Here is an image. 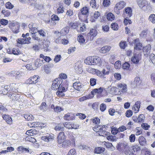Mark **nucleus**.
I'll list each match as a JSON object with an SVG mask.
<instances>
[{
	"instance_id": "7c9ffc66",
	"label": "nucleus",
	"mask_w": 155,
	"mask_h": 155,
	"mask_svg": "<svg viewBox=\"0 0 155 155\" xmlns=\"http://www.w3.org/2000/svg\"><path fill=\"white\" fill-rule=\"evenodd\" d=\"M64 12V8L63 5H60L57 9L55 11L56 14L59 15L60 14H62Z\"/></svg>"
},
{
	"instance_id": "412c9836",
	"label": "nucleus",
	"mask_w": 155,
	"mask_h": 155,
	"mask_svg": "<svg viewBox=\"0 0 155 155\" xmlns=\"http://www.w3.org/2000/svg\"><path fill=\"white\" fill-rule=\"evenodd\" d=\"M137 3L139 6L142 8L148 5L147 2L146 0H137Z\"/></svg>"
},
{
	"instance_id": "a211bd4d",
	"label": "nucleus",
	"mask_w": 155,
	"mask_h": 155,
	"mask_svg": "<svg viewBox=\"0 0 155 155\" xmlns=\"http://www.w3.org/2000/svg\"><path fill=\"white\" fill-rule=\"evenodd\" d=\"M78 16L79 19L83 22H84L87 23H88L87 20V15L83 14L80 12L78 13Z\"/></svg>"
},
{
	"instance_id": "6ab92c4d",
	"label": "nucleus",
	"mask_w": 155,
	"mask_h": 155,
	"mask_svg": "<svg viewBox=\"0 0 155 155\" xmlns=\"http://www.w3.org/2000/svg\"><path fill=\"white\" fill-rule=\"evenodd\" d=\"M3 119L6 123L10 124H12V120L11 117L8 115L6 114H3L2 116Z\"/></svg>"
},
{
	"instance_id": "dca6fc26",
	"label": "nucleus",
	"mask_w": 155,
	"mask_h": 155,
	"mask_svg": "<svg viewBox=\"0 0 155 155\" xmlns=\"http://www.w3.org/2000/svg\"><path fill=\"white\" fill-rule=\"evenodd\" d=\"M39 77L38 75H34L30 77L27 80L28 82L30 84H35L38 82L39 80Z\"/></svg>"
},
{
	"instance_id": "603ef678",
	"label": "nucleus",
	"mask_w": 155,
	"mask_h": 155,
	"mask_svg": "<svg viewBox=\"0 0 155 155\" xmlns=\"http://www.w3.org/2000/svg\"><path fill=\"white\" fill-rule=\"evenodd\" d=\"M148 20L153 24L155 23V15L153 14H151L149 16Z\"/></svg>"
},
{
	"instance_id": "37998d69",
	"label": "nucleus",
	"mask_w": 155,
	"mask_h": 155,
	"mask_svg": "<svg viewBox=\"0 0 155 155\" xmlns=\"http://www.w3.org/2000/svg\"><path fill=\"white\" fill-rule=\"evenodd\" d=\"M39 122H33L32 123H29L28 124V126L30 127H39Z\"/></svg>"
},
{
	"instance_id": "49530a36",
	"label": "nucleus",
	"mask_w": 155,
	"mask_h": 155,
	"mask_svg": "<svg viewBox=\"0 0 155 155\" xmlns=\"http://www.w3.org/2000/svg\"><path fill=\"white\" fill-rule=\"evenodd\" d=\"M74 12L73 10L71 9H69L67 10L66 12V15L67 16L70 17L74 15Z\"/></svg>"
},
{
	"instance_id": "423d86ee",
	"label": "nucleus",
	"mask_w": 155,
	"mask_h": 155,
	"mask_svg": "<svg viewBox=\"0 0 155 155\" xmlns=\"http://www.w3.org/2000/svg\"><path fill=\"white\" fill-rule=\"evenodd\" d=\"M62 147L64 148H67L70 147L75 146V140L74 137L71 140H66L62 143Z\"/></svg>"
},
{
	"instance_id": "4468645a",
	"label": "nucleus",
	"mask_w": 155,
	"mask_h": 155,
	"mask_svg": "<svg viewBox=\"0 0 155 155\" xmlns=\"http://www.w3.org/2000/svg\"><path fill=\"white\" fill-rule=\"evenodd\" d=\"M142 81L139 77H136L134 80V84L132 86L134 88L140 87L142 85Z\"/></svg>"
},
{
	"instance_id": "774afa93",
	"label": "nucleus",
	"mask_w": 155,
	"mask_h": 155,
	"mask_svg": "<svg viewBox=\"0 0 155 155\" xmlns=\"http://www.w3.org/2000/svg\"><path fill=\"white\" fill-rule=\"evenodd\" d=\"M110 4V0H104L103 2V5L105 7L108 6Z\"/></svg>"
},
{
	"instance_id": "0eeeda50",
	"label": "nucleus",
	"mask_w": 155,
	"mask_h": 155,
	"mask_svg": "<svg viewBox=\"0 0 155 155\" xmlns=\"http://www.w3.org/2000/svg\"><path fill=\"white\" fill-rule=\"evenodd\" d=\"M126 4V3L123 1H120L117 2L114 8V12L117 15L119 14L120 10L124 8Z\"/></svg>"
},
{
	"instance_id": "c756f323",
	"label": "nucleus",
	"mask_w": 155,
	"mask_h": 155,
	"mask_svg": "<svg viewBox=\"0 0 155 155\" xmlns=\"http://www.w3.org/2000/svg\"><path fill=\"white\" fill-rule=\"evenodd\" d=\"M93 56L87 57L84 61V63L87 64L93 65Z\"/></svg>"
},
{
	"instance_id": "bb28decb",
	"label": "nucleus",
	"mask_w": 155,
	"mask_h": 155,
	"mask_svg": "<svg viewBox=\"0 0 155 155\" xmlns=\"http://www.w3.org/2000/svg\"><path fill=\"white\" fill-rule=\"evenodd\" d=\"M110 48L111 47L110 46H105L101 48L100 52L101 53L105 54L108 52L110 50Z\"/></svg>"
},
{
	"instance_id": "680f3d73",
	"label": "nucleus",
	"mask_w": 155,
	"mask_h": 155,
	"mask_svg": "<svg viewBox=\"0 0 155 155\" xmlns=\"http://www.w3.org/2000/svg\"><path fill=\"white\" fill-rule=\"evenodd\" d=\"M63 110V109L61 107L59 106H56L54 108V111L55 112L58 113Z\"/></svg>"
},
{
	"instance_id": "a878e982",
	"label": "nucleus",
	"mask_w": 155,
	"mask_h": 155,
	"mask_svg": "<svg viewBox=\"0 0 155 155\" xmlns=\"http://www.w3.org/2000/svg\"><path fill=\"white\" fill-rule=\"evenodd\" d=\"M54 129L56 131H63L64 130V124L62 123H60L57 124L55 127Z\"/></svg>"
},
{
	"instance_id": "c9c22d12",
	"label": "nucleus",
	"mask_w": 155,
	"mask_h": 155,
	"mask_svg": "<svg viewBox=\"0 0 155 155\" xmlns=\"http://www.w3.org/2000/svg\"><path fill=\"white\" fill-rule=\"evenodd\" d=\"M124 153L126 155H136V154L130 149L129 146V148L124 151Z\"/></svg>"
},
{
	"instance_id": "9b49d317",
	"label": "nucleus",
	"mask_w": 155,
	"mask_h": 155,
	"mask_svg": "<svg viewBox=\"0 0 155 155\" xmlns=\"http://www.w3.org/2000/svg\"><path fill=\"white\" fill-rule=\"evenodd\" d=\"M66 138V136L63 131L59 133L57 136V141L59 144H61Z\"/></svg>"
},
{
	"instance_id": "39448f33",
	"label": "nucleus",
	"mask_w": 155,
	"mask_h": 155,
	"mask_svg": "<svg viewBox=\"0 0 155 155\" xmlns=\"http://www.w3.org/2000/svg\"><path fill=\"white\" fill-rule=\"evenodd\" d=\"M98 33L97 30V27H94L90 29L89 32L85 36V38L87 41H91L97 36Z\"/></svg>"
},
{
	"instance_id": "f8f14e48",
	"label": "nucleus",
	"mask_w": 155,
	"mask_h": 155,
	"mask_svg": "<svg viewBox=\"0 0 155 155\" xmlns=\"http://www.w3.org/2000/svg\"><path fill=\"white\" fill-rule=\"evenodd\" d=\"M36 24L32 22L31 23L28 25L29 31L31 34L36 33L38 32V30L37 28Z\"/></svg>"
},
{
	"instance_id": "6e6552de",
	"label": "nucleus",
	"mask_w": 155,
	"mask_h": 155,
	"mask_svg": "<svg viewBox=\"0 0 155 155\" xmlns=\"http://www.w3.org/2000/svg\"><path fill=\"white\" fill-rule=\"evenodd\" d=\"M8 27L14 33H18L19 32L20 25L17 22L9 23Z\"/></svg>"
},
{
	"instance_id": "09e8293b",
	"label": "nucleus",
	"mask_w": 155,
	"mask_h": 155,
	"mask_svg": "<svg viewBox=\"0 0 155 155\" xmlns=\"http://www.w3.org/2000/svg\"><path fill=\"white\" fill-rule=\"evenodd\" d=\"M40 57L42 58L46 62H48L51 60V58L49 57L45 56L43 54H41L40 55Z\"/></svg>"
},
{
	"instance_id": "3c124183",
	"label": "nucleus",
	"mask_w": 155,
	"mask_h": 155,
	"mask_svg": "<svg viewBox=\"0 0 155 155\" xmlns=\"http://www.w3.org/2000/svg\"><path fill=\"white\" fill-rule=\"evenodd\" d=\"M78 41L81 44H83L85 42V40L84 36L81 35H79L77 38Z\"/></svg>"
},
{
	"instance_id": "20e7f679",
	"label": "nucleus",
	"mask_w": 155,
	"mask_h": 155,
	"mask_svg": "<svg viewBox=\"0 0 155 155\" xmlns=\"http://www.w3.org/2000/svg\"><path fill=\"white\" fill-rule=\"evenodd\" d=\"M91 93L93 95L96 94L99 97L106 96L108 94L107 89L102 87L93 89L91 91Z\"/></svg>"
},
{
	"instance_id": "cd10ccee",
	"label": "nucleus",
	"mask_w": 155,
	"mask_h": 155,
	"mask_svg": "<svg viewBox=\"0 0 155 155\" xmlns=\"http://www.w3.org/2000/svg\"><path fill=\"white\" fill-rule=\"evenodd\" d=\"M105 150V148L103 147H97L95 148L94 152L97 154H101L104 152Z\"/></svg>"
},
{
	"instance_id": "c85d7f7f",
	"label": "nucleus",
	"mask_w": 155,
	"mask_h": 155,
	"mask_svg": "<svg viewBox=\"0 0 155 155\" xmlns=\"http://www.w3.org/2000/svg\"><path fill=\"white\" fill-rule=\"evenodd\" d=\"M38 131L36 130L31 129L27 130L26 132V134L28 136H33L38 134Z\"/></svg>"
},
{
	"instance_id": "de8ad7c7",
	"label": "nucleus",
	"mask_w": 155,
	"mask_h": 155,
	"mask_svg": "<svg viewBox=\"0 0 155 155\" xmlns=\"http://www.w3.org/2000/svg\"><path fill=\"white\" fill-rule=\"evenodd\" d=\"M132 150L135 153V152H137L140 150V147L137 145H133L132 146Z\"/></svg>"
},
{
	"instance_id": "aec40b11",
	"label": "nucleus",
	"mask_w": 155,
	"mask_h": 155,
	"mask_svg": "<svg viewBox=\"0 0 155 155\" xmlns=\"http://www.w3.org/2000/svg\"><path fill=\"white\" fill-rule=\"evenodd\" d=\"M151 49V46L150 44H148L143 47V48L142 50L144 54L145 55H148L150 53Z\"/></svg>"
},
{
	"instance_id": "8fccbe9b",
	"label": "nucleus",
	"mask_w": 155,
	"mask_h": 155,
	"mask_svg": "<svg viewBox=\"0 0 155 155\" xmlns=\"http://www.w3.org/2000/svg\"><path fill=\"white\" fill-rule=\"evenodd\" d=\"M130 65L128 62H125L122 64V67L124 70H129L130 68Z\"/></svg>"
},
{
	"instance_id": "0e129e2a",
	"label": "nucleus",
	"mask_w": 155,
	"mask_h": 155,
	"mask_svg": "<svg viewBox=\"0 0 155 155\" xmlns=\"http://www.w3.org/2000/svg\"><path fill=\"white\" fill-rule=\"evenodd\" d=\"M131 127H129L126 128L125 126L122 125L119 127L118 128V131L120 132H123L124 131L126 130L127 129H129L131 128Z\"/></svg>"
},
{
	"instance_id": "79ce46f5",
	"label": "nucleus",
	"mask_w": 155,
	"mask_h": 155,
	"mask_svg": "<svg viewBox=\"0 0 155 155\" xmlns=\"http://www.w3.org/2000/svg\"><path fill=\"white\" fill-rule=\"evenodd\" d=\"M12 54L15 55H18L21 54V52L19 48H14L12 49Z\"/></svg>"
},
{
	"instance_id": "864d4df0",
	"label": "nucleus",
	"mask_w": 155,
	"mask_h": 155,
	"mask_svg": "<svg viewBox=\"0 0 155 155\" xmlns=\"http://www.w3.org/2000/svg\"><path fill=\"white\" fill-rule=\"evenodd\" d=\"M119 46L121 49H124L127 46V44L125 41H121L119 44Z\"/></svg>"
},
{
	"instance_id": "1a4fd4ad",
	"label": "nucleus",
	"mask_w": 155,
	"mask_h": 155,
	"mask_svg": "<svg viewBox=\"0 0 155 155\" xmlns=\"http://www.w3.org/2000/svg\"><path fill=\"white\" fill-rule=\"evenodd\" d=\"M129 148L128 143L126 142L119 143L116 146L117 149L120 152H124V151Z\"/></svg>"
},
{
	"instance_id": "bf43d9fd",
	"label": "nucleus",
	"mask_w": 155,
	"mask_h": 155,
	"mask_svg": "<svg viewBox=\"0 0 155 155\" xmlns=\"http://www.w3.org/2000/svg\"><path fill=\"white\" fill-rule=\"evenodd\" d=\"M51 19L53 21H59L60 20V18L58 16L54 14L51 15Z\"/></svg>"
},
{
	"instance_id": "338daca9",
	"label": "nucleus",
	"mask_w": 155,
	"mask_h": 155,
	"mask_svg": "<svg viewBox=\"0 0 155 155\" xmlns=\"http://www.w3.org/2000/svg\"><path fill=\"white\" fill-rule=\"evenodd\" d=\"M114 67L116 69H119L121 67V62L119 61H118L115 62L114 64Z\"/></svg>"
},
{
	"instance_id": "b1692460",
	"label": "nucleus",
	"mask_w": 155,
	"mask_h": 155,
	"mask_svg": "<svg viewBox=\"0 0 155 155\" xmlns=\"http://www.w3.org/2000/svg\"><path fill=\"white\" fill-rule=\"evenodd\" d=\"M73 86L74 89L79 91L82 87V84L79 81H78L74 82Z\"/></svg>"
},
{
	"instance_id": "13d9d810",
	"label": "nucleus",
	"mask_w": 155,
	"mask_h": 155,
	"mask_svg": "<svg viewBox=\"0 0 155 155\" xmlns=\"http://www.w3.org/2000/svg\"><path fill=\"white\" fill-rule=\"evenodd\" d=\"M90 83L91 86H94L96 84L97 79L95 78H91L90 79Z\"/></svg>"
},
{
	"instance_id": "72a5a7b5",
	"label": "nucleus",
	"mask_w": 155,
	"mask_h": 155,
	"mask_svg": "<svg viewBox=\"0 0 155 155\" xmlns=\"http://www.w3.org/2000/svg\"><path fill=\"white\" fill-rule=\"evenodd\" d=\"M106 18L108 21H112L115 19L114 15L111 12H109L106 15Z\"/></svg>"
},
{
	"instance_id": "473e14b6",
	"label": "nucleus",
	"mask_w": 155,
	"mask_h": 155,
	"mask_svg": "<svg viewBox=\"0 0 155 155\" xmlns=\"http://www.w3.org/2000/svg\"><path fill=\"white\" fill-rule=\"evenodd\" d=\"M89 8L87 6H84L81 8L79 12L87 15L89 13Z\"/></svg>"
},
{
	"instance_id": "5fc2aeb1",
	"label": "nucleus",
	"mask_w": 155,
	"mask_h": 155,
	"mask_svg": "<svg viewBox=\"0 0 155 155\" xmlns=\"http://www.w3.org/2000/svg\"><path fill=\"white\" fill-rule=\"evenodd\" d=\"M17 150L21 151L22 152H27L28 153L29 152V150L28 149H27L25 148H24L20 146L19 147L17 148Z\"/></svg>"
},
{
	"instance_id": "9d476101",
	"label": "nucleus",
	"mask_w": 155,
	"mask_h": 155,
	"mask_svg": "<svg viewBox=\"0 0 155 155\" xmlns=\"http://www.w3.org/2000/svg\"><path fill=\"white\" fill-rule=\"evenodd\" d=\"M48 134L46 136H42L41 140L47 143L50 142L54 140V134Z\"/></svg>"
},
{
	"instance_id": "6e6d98bb",
	"label": "nucleus",
	"mask_w": 155,
	"mask_h": 155,
	"mask_svg": "<svg viewBox=\"0 0 155 155\" xmlns=\"http://www.w3.org/2000/svg\"><path fill=\"white\" fill-rule=\"evenodd\" d=\"M111 28L114 30H117L118 29V25L117 23L114 22L112 23L111 25Z\"/></svg>"
},
{
	"instance_id": "2eb2a0df",
	"label": "nucleus",
	"mask_w": 155,
	"mask_h": 155,
	"mask_svg": "<svg viewBox=\"0 0 155 155\" xmlns=\"http://www.w3.org/2000/svg\"><path fill=\"white\" fill-rule=\"evenodd\" d=\"M134 43L135 45L134 47L135 50H140L143 48V45L142 43L139 42V40L138 38L135 39L134 41Z\"/></svg>"
},
{
	"instance_id": "e433bc0d",
	"label": "nucleus",
	"mask_w": 155,
	"mask_h": 155,
	"mask_svg": "<svg viewBox=\"0 0 155 155\" xmlns=\"http://www.w3.org/2000/svg\"><path fill=\"white\" fill-rule=\"evenodd\" d=\"M93 124L96 125H98L100 122V119L97 117H95L90 119Z\"/></svg>"
},
{
	"instance_id": "393cba45",
	"label": "nucleus",
	"mask_w": 155,
	"mask_h": 155,
	"mask_svg": "<svg viewBox=\"0 0 155 155\" xmlns=\"http://www.w3.org/2000/svg\"><path fill=\"white\" fill-rule=\"evenodd\" d=\"M101 15V14L100 12L98 11L95 12L94 14V17L92 16L90 17V20L92 22L95 21V20L97 19Z\"/></svg>"
},
{
	"instance_id": "4d7b16f0",
	"label": "nucleus",
	"mask_w": 155,
	"mask_h": 155,
	"mask_svg": "<svg viewBox=\"0 0 155 155\" xmlns=\"http://www.w3.org/2000/svg\"><path fill=\"white\" fill-rule=\"evenodd\" d=\"M5 6L6 8L9 9H11L14 7L13 5L9 2H6L5 5Z\"/></svg>"
},
{
	"instance_id": "5701e85b",
	"label": "nucleus",
	"mask_w": 155,
	"mask_h": 155,
	"mask_svg": "<svg viewBox=\"0 0 155 155\" xmlns=\"http://www.w3.org/2000/svg\"><path fill=\"white\" fill-rule=\"evenodd\" d=\"M124 10L125 15L127 16L126 18H129L130 17L132 14L131 8L130 7H126L125 8Z\"/></svg>"
},
{
	"instance_id": "4be33fe9",
	"label": "nucleus",
	"mask_w": 155,
	"mask_h": 155,
	"mask_svg": "<svg viewBox=\"0 0 155 155\" xmlns=\"http://www.w3.org/2000/svg\"><path fill=\"white\" fill-rule=\"evenodd\" d=\"M140 106V102L139 101L136 102L134 105L132 109L135 113H137L139 111Z\"/></svg>"
},
{
	"instance_id": "052dcab7",
	"label": "nucleus",
	"mask_w": 155,
	"mask_h": 155,
	"mask_svg": "<svg viewBox=\"0 0 155 155\" xmlns=\"http://www.w3.org/2000/svg\"><path fill=\"white\" fill-rule=\"evenodd\" d=\"M67 78V76L66 74L64 73H61L59 74V77L58 78H59L62 81V82H63V79L65 80Z\"/></svg>"
},
{
	"instance_id": "f704fd0d",
	"label": "nucleus",
	"mask_w": 155,
	"mask_h": 155,
	"mask_svg": "<svg viewBox=\"0 0 155 155\" xmlns=\"http://www.w3.org/2000/svg\"><path fill=\"white\" fill-rule=\"evenodd\" d=\"M69 31V28L68 27H64L61 30L60 33L61 35L64 36Z\"/></svg>"
},
{
	"instance_id": "ea45409f",
	"label": "nucleus",
	"mask_w": 155,
	"mask_h": 155,
	"mask_svg": "<svg viewBox=\"0 0 155 155\" xmlns=\"http://www.w3.org/2000/svg\"><path fill=\"white\" fill-rule=\"evenodd\" d=\"M24 117L27 121L31 120L34 118L33 116L31 114H24Z\"/></svg>"
},
{
	"instance_id": "f257e3e1",
	"label": "nucleus",
	"mask_w": 155,
	"mask_h": 155,
	"mask_svg": "<svg viewBox=\"0 0 155 155\" xmlns=\"http://www.w3.org/2000/svg\"><path fill=\"white\" fill-rule=\"evenodd\" d=\"M18 84L12 83L8 85H3L0 91V93L2 95H8L12 100L18 101L20 96L18 94Z\"/></svg>"
},
{
	"instance_id": "7ed1b4c3",
	"label": "nucleus",
	"mask_w": 155,
	"mask_h": 155,
	"mask_svg": "<svg viewBox=\"0 0 155 155\" xmlns=\"http://www.w3.org/2000/svg\"><path fill=\"white\" fill-rule=\"evenodd\" d=\"M127 90V87L126 84L120 83L118 84L117 87H112L110 91L112 94L115 95H123L125 94Z\"/></svg>"
},
{
	"instance_id": "4c0bfd02",
	"label": "nucleus",
	"mask_w": 155,
	"mask_h": 155,
	"mask_svg": "<svg viewBox=\"0 0 155 155\" xmlns=\"http://www.w3.org/2000/svg\"><path fill=\"white\" fill-rule=\"evenodd\" d=\"M93 65H94L100 63V58L97 56H93Z\"/></svg>"
},
{
	"instance_id": "a19ab883",
	"label": "nucleus",
	"mask_w": 155,
	"mask_h": 155,
	"mask_svg": "<svg viewBox=\"0 0 155 155\" xmlns=\"http://www.w3.org/2000/svg\"><path fill=\"white\" fill-rule=\"evenodd\" d=\"M145 117L143 114H140L137 118L138 123H141L143 122L145 119Z\"/></svg>"
},
{
	"instance_id": "f03ea898",
	"label": "nucleus",
	"mask_w": 155,
	"mask_h": 155,
	"mask_svg": "<svg viewBox=\"0 0 155 155\" xmlns=\"http://www.w3.org/2000/svg\"><path fill=\"white\" fill-rule=\"evenodd\" d=\"M67 84H64L59 78H56L53 81L51 89L53 90L57 91L56 95L59 97H64L67 90Z\"/></svg>"
},
{
	"instance_id": "f3484780",
	"label": "nucleus",
	"mask_w": 155,
	"mask_h": 155,
	"mask_svg": "<svg viewBox=\"0 0 155 155\" xmlns=\"http://www.w3.org/2000/svg\"><path fill=\"white\" fill-rule=\"evenodd\" d=\"M106 127L105 126H102L101 128H100L98 130L99 134L100 135L105 137L109 133L106 131Z\"/></svg>"
},
{
	"instance_id": "69168bd1",
	"label": "nucleus",
	"mask_w": 155,
	"mask_h": 155,
	"mask_svg": "<svg viewBox=\"0 0 155 155\" xmlns=\"http://www.w3.org/2000/svg\"><path fill=\"white\" fill-rule=\"evenodd\" d=\"M75 149L74 148L71 149L68 152L67 155H76Z\"/></svg>"
},
{
	"instance_id": "2f4dec72",
	"label": "nucleus",
	"mask_w": 155,
	"mask_h": 155,
	"mask_svg": "<svg viewBox=\"0 0 155 155\" xmlns=\"http://www.w3.org/2000/svg\"><path fill=\"white\" fill-rule=\"evenodd\" d=\"M139 142L141 146H144L147 143L145 138L143 136H140L138 138Z\"/></svg>"
},
{
	"instance_id": "ddd939ff",
	"label": "nucleus",
	"mask_w": 155,
	"mask_h": 155,
	"mask_svg": "<svg viewBox=\"0 0 155 155\" xmlns=\"http://www.w3.org/2000/svg\"><path fill=\"white\" fill-rule=\"evenodd\" d=\"M141 59V54H134L131 58V61L135 64L139 63Z\"/></svg>"
},
{
	"instance_id": "a18cd8bd",
	"label": "nucleus",
	"mask_w": 155,
	"mask_h": 155,
	"mask_svg": "<svg viewBox=\"0 0 155 155\" xmlns=\"http://www.w3.org/2000/svg\"><path fill=\"white\" fill-rule=\"evenodd\" d=\"M2 14L4 15V17H8L11 15V12L8 10L3 9L1 11Z\"/></svg>"
},
{
	"instance_id": "e2e57ef3",
	"label": "nucleus",
	"mask_w": 155,
	"mask_h": 155,
	"mask_svg": "<svg viewBox=\"0 0 155 155\" xmlns=\"http://www.w3.org/2000/svg\"><path fill=\"white\" fill-rule=\"evenodd\" d=\"M141 127L145 130H148L150 126L147 123H143L141 125Z\"/></svg>"
},
{
	"instance_id": "58836bf2",
	"label": "nucleus",
	"mask_w": 155,
	"mask_h": 155,
	"mask_svg": "<svg viewBox=\"0 0 155 155\" xmlns=\"http://www.w3.org/2000/svg\"><path fill=\"white\" fill-rule=\"evenodd\" d=\"M31 136H28L25 137V141H28L32 143H35L36 141V140L34 137H31Z\"/></svg>"
},
{
	"instance_id": "c03bdc74",
	"label": "nucleus",
	"mask_w": 155,
	"mask_h": 155,
	"mask_svg": "<svg viewBox=\"0 0 155 155\" xmlns=\"http://www.w3.org/2000/svg\"><path fill=\"white\" fill-rule=\"evenodd\" d=\"M47 104L46 102H42L39 106V109L42 111L44 112L45 111V110L46 109Z\"/></svg>"
}]
</instances>
